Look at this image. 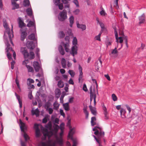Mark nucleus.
Here are the masks:
<instances>
[{"instance_id": "1", "label": "nucleus", "mask_w": 146, "mask_h": 146, "mask_svg": "<svg viewBox=\"0 0 146 146\" xmlns=\"http://www.w3.org/2000/svg\"><path fill=\"white\" fill-rule=\"evenodd\" d=\"M20 124L19 126L21 128V131L24 133L23 137L25 139V141H27L28 138V135L25 133V130L27 129V127L25 126L24 123H23L22 120L20 119L19 120Z\"/></svg>"}, {"instance_id": "2", "label": "nucleus", "mask_w": 146, "mask_h": 146, "mask_svg": "<svg viewBox=\"0 0 146 146\" xmlns=\"http://www.w3.org/2000/svg\"><path fill=\"white\" fill-rule=\"evenodd\" d=\"M67 18V11L65 9L60 12L58 15V19L61 22L64 21Z\"/></svg>"}, {"instance_id": "3", "label": "nucleus", "mask_w": 146, "mask_h": 146, "mask_svg": "<svg viewBox=\"0 0 146 146\" xmlns=\"http://www.w3.org/2000/svg\"><path fill=\"white\" fill-rule=\"evenodd\" d=\"M65 40L66 41L65 43L62 41L61 42V44L64 47L65 50L66 52H69L70 49L69 48V43L70 42L69 36H66L64 38Z\"/></svg>"}, {"instance_id": "4", "label": "nucleus", "mask_w": 146, "mask_h": 146, "mask_svg": "<svg viewBox=\"0 0 146 146\" xmlns=\"http://www.w3.org/2000/svg\"><path fill=\"white\" fill-rule=\"evenodd\" d=\"M27 29L24 27V29H20V40L22 41H24L27 35Z\"/></svg>"}, {"instance_id": "5", "label": "nucleus", "mask_w": 146, "mask_h": 146, "mask_svg": "<svg viewBox=\"0 0 146 146\" xmlns=\"http://www.w3.org/2000/svg\"><path fill=\"white\" fill-rule=\"evenodd\" d=\"M94 134L96 135L98 138L100 140L103 138L104 137V132L102 131V129L100 130H96L94 132Z\"/></svg>"}, {"instance_id": "6", "label": "nucleus", "mask_w": 146, "mask_h": 146, "mask_svg": "<svg viewBox=\"0 0 146 146\" xmlns=\"http://www.w3.org/2000/svg\"><path fill=\"white\" fill-rule=\"evenodd\" d=\"M90 90V103L92 101L93 99L94 100V96L96 94V91L95 89V86H94L93 87L91 86L89 89Z\"/></svg>"}, {"instance_id": "7", "label": "nucleus", "mask_w": 146, "mask_h": 146, "mask_svg": "<svg viewBox=\"0 0 146 146\" xmlns=\"http://www.w3.org/2000/svg\"><path fill=\"white\" fill-rule=\"evenodd\" d=\"M21 52L23 54L25 58H27L29 57V54L26 47H21Z\"/></svg>"}, {"instance_id": "8", "label": "nucleus", "mask_w": 146, "mask_h": 146, "mask_svg": "<svg viewBox=\"0 0 146 146\" xmlns=\"http://www.w3.org/2000/svg\"><path fill=\"white\" fill-rule=\"evenodd\" d=\"M26 44L27 48L30 50H33L35 47V45L33 41H27Z\"/></svg>"}, {"instance_id": "9", "label": "nucleus", "mask_w": 146, "mask_h": 146, "mask_svg": "<svg viewBox=\"0 0 146 146\" xmlns=\"http://www.w3.org/2000/svg\"><path fill=\"white\" fill-rule=\"evenodd\" d=\"M18 24L19 27L21 29H24L23 27H25L26 26V24L24 22L22 19L21 17H19L18 18Z\"/></svg>"}, {"instance_id": "10", "label": "nucleus", "mask_w": 146, "mask_h": 146, "mask_svg": "<svg viewBox=\"0 0 146 146\" xmlns=\"http://www.w3.org/2000/svg\"><path fill=\"white\" fill-rule=\"evenodd\" d=\"M78 47L76 46H72L71 48V50L70 51V53L72 56H74L75 55H76L78 53Z\"/></svg>"}, {"instance_id": "11", "label": "nucleus", "mask_w": 146, "mask_h": 146, "mask_svg": "<svg viewBox=\"0 0 146 146\" xmlns=\"http://www.w3.org/2000/svg\"><path fill=\"white\" fill-rule=\"evenodd\" d=\"M16 1L15 0H11V4L13 6V7L12 9V10L18 9L19 8V5L16 3V1Z\"/></svg>"}, {"instance_id": "12", "label": "nucleus", "mask_w": 146, "mask_h": 146, "mask_svg": "<svg viewBox=\"0 0 146 146\" xmlns=\"http://www.w3.org/2000/svg\"><path fill=\"white\" fill-rule=\"evenodd\" d=\"M32 19H33V21H32L31 20L29 21L27 25V26L29 27H31L32 26H33L34 27L35 29L36 25L34 17L33 15L32 16Z\"/></svg>"}, {"instance_id": "13", "label": "nucleus", "mask_w": 146, "mask_h": 146, "mask_svg": "<svg viewBox=\"0 0 146 146\" xmlns=\"http://www.w3.org/2000/svg\"><path fill=\"white\" fill-rule=\"evenodd\" d=\"M33 66L35 71L38 72L40 68L38 62L37 61H34L33 63Z\"/></svg>"}, {"instance_id": "14", "label": "nucleus", "mask_w": 146, "mask_h": 146, "mask_svg": "<svg viewBox=\"0 0 146 146\" xmlns=\"http://www.w3.org/2000/svg\"><path fill=\"white\" fill-rule=\"evenodd\" d=\"M120 114L122 118H129L127 115H126V111L123 108H121L120 111Z\"/></svg>"}, {"instance_id": "15", "label": "nucleus", "mask_w": 146, "mask_h": 146, "mask_svg": "<svg viewBox=\"0 0 146 146\" xmlns=\"http://www.w3.org/2000/svg\"><path fill=\"white\" fill-rule=\"evenodd\" d=\"M139 24H141L144 23L145 21V17L144 13H143L141 16L139 17Z\"/></svg>"}, {"instance_id": "16", "label": "nucleus", "mask_w": 146, "mask_h": 146, "mask_svg": "<svg viewBox=\"0 0 146 146\" xmlns=\"http://www.w3.org/2000/svg\"><path fill=\"white\" fill-rule=\"evenodd\" d=\"M70 131L68 135V137L70 138L71 140H73V135L74 133V131H73V129L72 128L70 129Z\"/></svg>"}, {"instance_id": "17", "label": "nucleus", "mask_w": 146, "mask_h": 146, "mask_svg": "<svg viewBox=\"0 0 146 146\" xmlns=\"http://www.w3.org/2000/svg\"><path fill=\"white\" fill-rule=\"evenodd\" d=\"M12 33L11 34L10 31H9V32H8V35L9 36V38L10 40V41L11 42V43L13 45V42L12 41V38L13 37V34L12 33L13 32V25H12Z\"/></svg>"}, {"instance_id": "18", "label": "nucleus", "mask_w": 146, "mask_h": 146, "mask_svg": "<svg viewBox=\"0 0 146 146\" xmlns=\"http://www.w3.org/2000/svg\"><path fill=\"white\" fill-rule=\"evenodd\" d=\"M58 51L60 54L62 55H64L65 54V52L62 46L60 45L58 48Z\"/></svg>"}, {"instance_id": "19", "label": "nucleus", "mask_w": 146, "mask_h": 146, "mask_svg": "<svg viewBox=\"0 0 146 146\" xmlns=\"http://www.w3.org/2000/svg\"><path fill=\"white\" fill-rule=\"evenodd\" d=\"M5 32L4 33V35L3 36V38L5 40V42L6 45L7 46V47L6 48V49H7V48L9 47H10V45L9 43V42L8 41L7 38L6 36H5Z\"/></svg>"}, {"instance_id": "20", "label": "nucleus", "mask_w": 146, "mask_h": 146, "mask_svg": "<svg viewBox=\"0 0 146 146\" xmlns=\"http://www.w3.org/2000/svg\"><path fill=\"white\" fill-rule=\"evenodd\" d=\"M3 26L6 31L4 32H5V34L7 33L8 34V32L10 31V29L8 27L7 23L6 21H4L3 23Z\"/></svg>"}, {"instance_id": "21", "label": "nucleus", "mask_w": 146, "mask_h": 146, "mask_svg": "<svg viewBox=\"0 0 146 146\" xmlns=\"http://www.w3.org/2000/svg\"><path fill=\"white\" fill-rule=\"evenodd\" d=\"M77 27L79 29H81L82 31H84L86 29V26L85 25L80 24L79 23H77Z\"/></svg>"}, {"instance_id": "22", "label": "nucleus", "mask_w": 146, "mask_h": 146, "mask_svg": "<svg viewBox=\"0 0 146 146\" xmlns=\"http://www.w3.org/2000/svg\"><path fill=\"white\" fill-rule=\"evenodd\" d=\"M89 108L92 113L94 115H96L97 112L96 108H93L92 106L91 105H90L89 106Z\"/></svg>"}, {"instance_id": "23", "label": "nucleus", "mask_w": 146, "mask_h": 146, "mask_svg": "<svg viewBox=\"0 0 146 146\" xmlns=\"http://www.w3.org/2000/svg\"><path fill=\"white\" fill-rule=\"evenodd\" d=\"M70 22V26L71 27H72V25L74 23V18L73 16H71L69 18Z\"/></svg>"}, {"instance_id": "24", "label": "nucleus", "mask_w": 146, "mask_h": 146, "mask_svg": "<svg viewBox=\"0 0 146 146\" xmlns=\"http://www.w3.org/2000/svg\"><path fill=\"white\" fill-rule=\"evenodd\" d=\"M26 12L28 15L31 17L33 16L32 10L31 8H29L26 9Z\"/></svg>"}, {"instance_id": "25", "label": "nucleus", "mask_w": 146, "mask_h": 146, "mask_svg": "<svg viewBox=\"0 0 146 146\" xmlns=\"http://www.w3.org/2000/svg\"><path fill=\"white\" fill-rule=\"evenodd\" d=\"M63 108L66 111H68L70 110L69 106V103L67 102L63 104Z\"/></svg>"}, {"instance_id": "26", "label": "nucleus", "mask_w": 146, "mask_h": 146, "mask_svg": "<svg viewBox=\"0 0 146 146\" xmlns=\"http://www.w3.org/2000/svg\"><path fill=\"white\" fill-rule=\"evenodd\" d=\"M114 33L115 34V38L116 40V41L117 42H118V39L120 40V39H122V37L121 36L119 37V38L118 37V35L117 32L116 31V28H115V29H114Z\"/></svg>"}, {"instance_id": "27", "label": "nucleus", "mask_w": 146, "mask_h": 146, "mask_svg": "<svg viewBox=\"0 0 146 146\" xmlns=\"http://www.w3.org/2000/svg\"><path fill=\"white\" fill-rule=\"evenodd\" d=\"M61 64L62 67L63 68H65L66 67V61L65 59L64 58H62L61 59Z\"/></svg>"}, {"instance_id": "28", "label": "nucleus", "mask_w": 146, "mask_h": 146, "mask_svg": "<svg viewBox=\"0 0 146 146\" xmlns=\"http://www.w3.org/2000/svg\"><path fill=\"white\" fill-rule=\"evenodd\" d=\"M28 38L30 40H35L36 39L35 34L33 33H31L28 36Z\"/></svg>"}, {"instance_id": "29", "label": "nucleus", "mask_w": 146, "mask_h": 146, "mask_svg": "<svg viewBox=\"0 0 146 146\" xmlns=\"http://www.w3.org/2000/svg\"><path fill=\"white\" fill-rule=\"evenodd\" d=\"M65 36V34L62 31H60L58 33V37L60 38H64Z\"/></svg>"}, {"instance_id": "30", "label": "nucleus", "mask_w": 146, "mask_h": 146, "mask_svg": "<svg viewBox=\"0 0 146 146\" xmlns=\"http://www.w3.org/2000/svg\"><path fill=\"white\" fill-rule=\"evenodd\" d=\"M83 111L86 115V118L88 119V117L89 113L87 110V108L86 107H84L83 109Z\"/></svg>"}, {"instance_id": "31", "label": "nucleus", "mask_w": 146, "mask_h": 146, "mask_svg": "<svg viewBox=\"0 0 146 146\" xmlns=\"http://www.w3.org/2000/svg\"><path fill=\"white\" fill-rule=\"evenodd\" d=\"M57 85L59 88H61L64 86V84L62 81L60 80L58 82Z\"/></svg>"}, {"instance_id": "32", "label": "nucleus", "mask_w": 146, "mask_h": 146, "mask_svg": "<svg viewBox=\"0 0 146 146\" xmlns=\"http://www.w3.org/2000/svg\"><path fill=\"white\" fill-rule=\"evenodd\" d=\"M51 105V103L49 101H48L46 102L44 104V108L46 109V111H47L49 107Z\"/></svg>"}, {"instance_id": "33", "label": "nucleus", "mask_w": 146, "mask_h": 146, "mask_svg": "<svg viewBox=\"0 0 146 146\" xmlns=\"http://www.w3.org/2000/svg\"><path fill=\"white\" fill-rule=\"evenodd\" d=\"M32 112L33 115H35L36 117L38 116L39 115V111L38 110V108L36 109L34 111L32 110Z\"/></svg>"}, {"instance_id": "34", "label": "nucleus", "mask_w": 146, "mask_h": 146, "mask_svg": "<svg viewBox=\"0 0 146 146\" xmlns=\"http://www.w3.org/2000/svg\"><path fill=\"white\" fill-rule=\"evenodd\" d=\"M26 66L28 69V72H34L32 66L27 65H26Z\"/></svg>"}, {"instance_id": "35", "label": "nucleus", "mask_w": 146, "mask_h": 146, "mask_svg": "<svg viewBox=\"0 0 146 146\" xmlns=\"http://www.w3.org/2000/svg\"><path fill=\"white\" fill-rule=\"evenodd\" d=\"M53 105L54 106L53 109L57 110L58 109L60 105L58 104V103L56 101L54 103Z\"/></svg>"}, {"instance_id": "36", "label": "nucleus", "mask_w": 146, "mask_h": 146, "mask_svg": "<svg viewBox=\"0 0 146 146\" xmlns=\"http://www.w3.org/2000/svg\"><path fill=\"white\" fill-rule=\"evenodd\" d=\"M29 59L32 60L34 59L35 57V55L34 52L33 51H31L29 54Z\"/></svg>"}, {"instance_id": "37", "label": "nucleus", "mask_w": 146, "mask_h": 146, "mask_svg": "<svg viewBox=\"0 0 146 146\" xmlns=\"http://www.w3.org/2000/svg\"><path fill=\"white\" fill-rule=\"evenodd\" d=\"M16 98L18 100L19 104V107L20 108H21L22 107V100L20 99V96L19 95H18L16 97Z\"/></svg>"}, {"instance_id": "38", "label": "nucleus", "mask_w": 146, "mask_h": 146, "mask_svg": "<svg viewBox=\"0 0 146 146\" xmlns=\"http://www.w3.org/2000/svg\"><path fill=\"white\" fill-rule=\"evenodd\" d=\"M57 143L60 145H62L63 144V141L61 137L60 138L57 139Z\"/></svg>"}, {"instance_id": "39", "label": "nucleus", "mask_w": 146, "mask_h": 146, "mask_svg": "<svg viewBox=\"0 0 146 146\" xmlns=\"http://www.w3.org/2000/svg\"><path fill=\"white\" fill-rule=\"evenodd\" d=\"M30 2L29 0H24L23 5L25 7H27L29 6Z\"/></svg>"}, {"instance_id": "40", "label": "nucleus", "mask_w": 146, "mask_h": 146, "mask_svg": "<svg viewBox=\"0 0 146 146\" xmlns=\"http://www.w3.org/2000/svg\"><path fill=\"white\" fill-rule=\"evenodd\" d=\"M27 80V85H30L31 83H33L34 82L33 80L30 78H28Z\"/></svg>"}, {"instance_id": "41", "label": "nucleus", "mask_w": 146, "mask_h": 146, "mask_svg": "<svg viewBox=\"0 0 146 146\" xmlns=\"http://www.w3.org/2000/svg\"><path fill=\"white\" fill-rule=\"evenodd\" d=\"M96 118L95 117H93L91 118V123L92 126H94L96 124L95 122L94 123V121H96Z\"/></svg>"}, {"instance_id": "42", "label": "nucleus", "mask_w": 146, "mask_h": 146, "mask_svg": "<svg viewBox=\"0 0 146 146\" xmlns=\"http://www.w3.org/2000/svg\"><path fill=\"white\" fill-rule=\"evenodd\" d=\"M77 44V38L76 37H74L72 41V44L74 45L73 46H76V47H77L76 45Z\"/></svg>"}, {"instance_id": "43", "label": "nucleus", "mask_w": 146, "mask_h": 146, "mask_svg": "<svg viewBox=\"0 0 146 146\" xmlns=\"http://www.w3.org/2000/svg\"><path fill=\"white\" fill-rule=\"evenodd\" d=\"M69 74L72 77H73L75 75V73L73 70H69L68 72Z\"/></svg>"}, {"instance_id": "44", "label": "nucleus", "mask_w": 146, "mask_h": 146, "mask_svg": "<svg viewBox=\"0 0 146 146\" xmlns=\"http://www.w3.org/2000/svg\"><path fill=\"white\" fill-rule=\"evenodd\" d=\"M56 5L58 6L59 9L60 10H62L63 8V5L62 3H59V4H56Z\"/></svg>"}, {"instance_id": "45", "label": "nucleus", "mask_w": 146, "mask_h": 146, "mask_svg": "<svg viewBox=\"0 0 146 146\" xmlns=\"http://www.w3.org/2000/svg\"><path fill=\"white\" fill-rule=\"evenodd\" d=\"M36 136L39 137L40 136V130L39 129L36 130L35 131Z\"/></svg>"}, {"instance_id": "46", "label": "nucleus", "mask_w": 146, "mask_h": 146, "mask_svg": "<svg viewBox=\"0 0 146 146\" xmlns=\"http://www.w3.org/2000/svg\"><path fill=\"white\" fill-rule=\"evenodd\" d=\"M56 94L58 95V96L57 98H58L59 97L60 95L61 94V92L59 88H56Z\"/></svg>"}, {"instance_id": "47", "label": "nucleus", "mask_w": 146, "mask_h": 146, "mask_svg": "<svg viewBox=\"0 0 146 146\" xmlns=\"http://www.w3.org/2000/svg\"><path fill=\"white\" fill-rule=\"evenodd\" d=\"M92 81L93 82H94H94L96 84V90H97L96 92H97V93L98 94V84L97 83V81H96V80L95 79H92Z\"/></svg>"}, {"instance_id": "48", "label": "nucleus", "mask_w": 146, "mask_h": 146, "mask_svg": "<svg viewBox=\"0 0 146 146\" xmlns=\"http://www.w3.org/2000/svg\"><path fill=\"white\" fill-rule=\"evenodd\" d=\"M80 12V10L79 9H76L73 11V13L75 15H78Z\"/></svg>"}, {"instance_id": "49", "label": "nucleus", "mask_w": 146, "mask_h": 146, "mask_svg": "<svg viewBox=\"0 0 146 146\" xmlns=\"http://www.w3.org/2000/svg\"><path fill=\"white\" fill-rule=\"evenodd\" d=\"M117 47H115L114 49L111 52V53L112 54H117L118 53V51L117 50Z\"/></svg>"}, {"instance_id": "50", "label": "nucleus", "mask_w": 146, "mask_h": 146, "mask_svg": "<svg viewBox=\"0 0 146 146\" xmlns=\"http://www.w3.org/2000/svg\"><path fill=\"white\" fill-rule=\"evenodd\" d=\"M112 98L113 100V101H115L117 100V97L114 94H113L112 95Z\"/></svg>"}, {"instance_id": "51", "label": "nucleus", "mask_w": 146, "mask_h": 146, "mask_svg": "<svg viewBox=\"0 0 146 146\" xmlns=\"http://www.w3.org/2000/svg\"><path fill=\"white\" fill-rule=\"evenodd\" d=\"M7 57L8 59L9 60H12L13 59L11 57V54L9 52H7Z\"/></svg>"}, {"instance_id": "52", "label": "nucleus", "mask_w": 146, "mask_h": 146, "mask_svg": "<svg viewBox=\"0 0 146 146\" xmlns=\"http://www.w3.org/2000/svg\"><path fill=\"white\" fill-rule=\"evenodd\" d=\"M73 3L76 5L77 7H79V5L78 2V0H74L73 1Z\"/></svg>"}, {"instance_id": "53", "label": "nucleus", "mask_w": 146, "mask_h": 146, "mask_svg": "<svg viewBox=\"0 0 146 146\" xmlns=\"http://www.w3.org/2000/svg\"><path fill=\"white\" fill-rule=\"evenodd\" d=\"M28 88L29 89H34L35 88V86L33 84H30V85H27Z\"/></svg>"}, {"instance_id": "54", "label": "nucleus", "mask_w": 146, "mask_h": 146, "mask_svg": "<svg viewBox=\"0 0 146 146\" xmlns=\"http://www.w3.org/2000/svg\"><path fill=\"white\" fill-rule=\"evenodd\" d=\"M83 89L85 92H87L88 91V89L86 85L85 84H83Z\"/></svg>"}, {"instance_id": "55", "label": "nucleus", "mask_w": 146, "mask_h": 146, "mask_svg": "<svg viewBox=\"0 0 146 146\" xmlns=\"http://www.w3.org/2000/svg\"><path fill=\"white\" fill-rule=\"evenodd\" d=\"M54 129L55 131H57L59 129V127L58 125L55 124Z\"/></svg>"}, {"instance_id": "56", "label": "nucleus", "mask_w": 146, "mask_h": 146, "mask_svg": "<svg viewBox=\"0 0 146 146\" xmlns=\"http://www.w3.org/2000/svg\"><path fill=\"white\" fill-rule=\"evenodd\" d=\"M60 114L62 115L63 117H64L65 116V114L63 112V111L62 109H60Z\"/></svg>"}, {"instance_id": "57", "label": "nucleus", "mask_w": 146, "mask_h": 146, "mask_svg": "<svg viewBox=\"0 0 146 146\" xmlns=\"http://www.w3.org/2000/svg\"><path fill=\"white\" fill-rule=\"evenodd\" d=\"M6 50L7 52H9V51H12L13 52L14 51L13 50L12 48L10 47L8 48L7 49H6Z\"/></svg>"}, {"instance_id": "58", "label": "nucleus", "mask_w": 146, "mask_h": 146, "mask_svg": "<svg viewBox=\"0 0 146 146\" xmlns=\"http://www.w3.org/2000/svg\"><path fill=\"white\" fill-rule=\"evenodd\" d=\"M28 96L30 99L31 100L33 98V96L32 95V92H31L29 93Z\"/></svg>"}, {"instance_id": "59", "label": "nucleus", "mask_w": 146, "mask_h": 146, "mask_svg": "<svg viewBox=\"0 0 146 146\" xmlns=\"http://www.w3.org/2000/svg\"><path fill=\"white\" fill-rule=\"evenodd\" d=\"M100 13L101 15H103V16H105V15H106V13H105V11L103 10H102L100 12Z\"/></svg>"}, {"instance_id": "60", "label": "nucleus", "mask_w": 146, "mask_h": 146, "mask_svg": "<svg viewBox=\"0 0 146 146\" xmlns=\"http://www.w3.org/2000/svg\"><path fill=\"white\" fill-rule=\"evenodd\" d=\"M125 106H126L127 109L128 110L129 113H130L131 111V108L128 105H126Z\"/></svg>"}, {"instance_id": "61", "label": "nucleus", "mask_w": 146, "mask_h": 146, "mask_svg": "<svg viewBox=\"0 0 146 146\" xmlns=\"http://www.w3.org/2000/svg\"><path fill=\"white\" fill-rule=\"evenodd\" d=\"M48 111L49 113L50 114H52L53 111L52 109L51 108H48Z\"/></svg>"}, {"instance_id": "62", "label": "nucleus", "mask_w": 146, "mask_h": 146, "mask_svg": "<svg viewBox=\"0 0 146 146\" xmlns=\"http://www.w3.org/2000/svg\"><path fill=\"white\" fill-rule=\"evenodd\" d=\"M67 125L69 127L70 129L72 128L71 126V120L70 119L68 120L67 123Z\"/></svg>"}, {"instance_id": "63", "label": "nucleus", "mask_w": 146, "mask_h": 146, "mask_svg": "<svg viewBox=\"0 0 146 146\" xmlns=\"http://www.w3.org/2000/svg\"><path fill=\"white\" fill-rule=\"evenodd\" d=\"M60 0H53V2L55 5H56V4H59L60 3Z\"/></svg>"}, {"instance_id": "64", "label": "nucleus", "mask_w": 146, "mask_h": 146, "mask_svg": "<svg viewBox=\"0 0 146 146\" xmlns=\"http://www.w3.org/2000/svg\"><path fill=\"white\" fill-rule=\"evenodd\" d=\"M68 83L70 84H71L74 85V84L73 80L71 78H70L69 80Z\"/></svg>"}]
</instances>
